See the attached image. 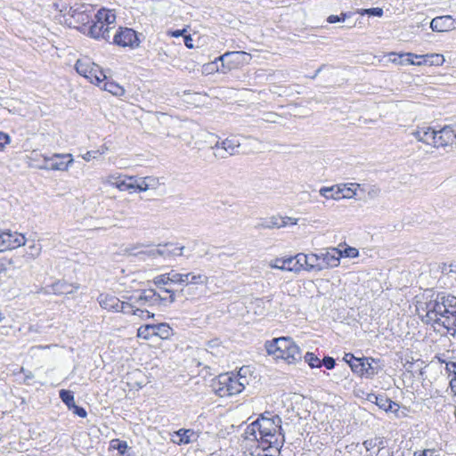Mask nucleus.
Returning a JSON list of instances; mask_svg holds the SVG:
<instances>
[{"instance_id": "nucleus-62", "label": "nucleus", "mask_w": 456, "mask_h": 456, "mask_svg": "<svg viewBox=\"0 0 456 456\" xmlns=\"http://www.w3.org/2000/svg\"><path fill=\"white\" fill-rule=\"evenodd\" d=\"M182 276H183V280H184V284L183 285L190 284L191 273H182Z\"/></svg>"}, {"instance_id": "nucleus-25", "label": "nucleus", "mask_w": 456, "mask_h": 456, "mask_svg": "<svg viewBox=\"0 0 456 456\" xmlns=\"http://www.w3.org/2000/svg\"><path fill=\"white\" fill-rule=\"evenodd\" d=\"M307 263L305 270L320 272L325 269V265H322V254H308L306 255Z\"/></svg>"}, {"instance_id": "nucleus-50", "label": "nucleus", "mask_w": 456, "mask_h": 456, "mask_svg": "<svg viewBox=\"0 0 456 456\" xmlns=\"http://www.w3.org/2000/svg\"><path fill=\"white\" fill-rule=\"evenodd\" d=\"M138 254H145L149 257L155 259L158 256H160V250H159V247L157 248H152L148 251H140V252H138Z\"/></svg>"}, {"instance_id": "nucleus-19", "label": "nucleus", "mask_w": 456, "mask_h": 456, "mask_svg": "<svg viewBox=\"0 0 456 456\" xmlns=\"http://www.w3.org/2000/svg\"><path fill=\"white\" fill-rule=\"evenodd\" d=\"M412 134L418 141L428 145H433L436 139V130L429 126L418 127Z\"/></svg>"}, {"instance_id": "nucleus-38", "label": "nucleus", "mask_w": 456, "mask_h": 456, "mask_svg": "<svg viewBox=\"0 0 456 456\" xmlns=\"http://www.w3.org/2000/svg\"><path fill=\"white\" fill-rule=\"evenodd\" d=\"M357 13L361 15L381 17L383 15V9L379 7H374L370 9H359L357 11Z\"/></svg>"}, {"instance_id": "nucleus-6", "label": "nucleus", "mask_w": 456, "mask_h": 456, "mask_svg": "<svg viewBox=\"0 0 456 456\" xmlns=\"http://www.w3.org/2000/svg\"><path fill=\"white\" fill-rule=\"evenodd\" d=\"M252 57L250 53L243 51L226 52L217 57L216 61H221V72L225 74L232 69H238L248 64Z\"/></svg>"}, {"instance_id": "nucleus-58", "label": "nucleus", "mask_w": 456, "mask_h": 456, "mask_svg": "<svg viewBox=\"0 0 456 456\" xmlns=\"http://www.w3.org/2000/svg\"><path fill=\"white\" fill-rule=\"evenodd\" d=\"M183 41H184V45H186L187 48L192 49L194 47L193 43H192L193 39L191 35H187V34L184 35Z\"/></svg>"}, {"instance_id": "nucleus-60", "label": "nucleus", "mask_w": 456, "mask_h": 456, "mask_svg": "<svg viewBox=\"0 0 456 456\" xmlns=\"http://www.w3.org/2000/svg\"><path fill=\"white\" fill-rule=\"evenodd\" d=\"M281 265H282V259H275L273 262L270 263V266L272 268L281 270Z\"/></svg>"}, {"instance_id": "nucleus-64", "label": "nucleus", "mask_w": 456, "mask_h": 456, "mask_svg": "<svg viewBox=\"0 0 456 456\" xmlns=\"http://www.w3.org/2000/svg\"><path fill=\"white\" fill-rule=\"evenodd\" d=\"M452 364H456V362H450L446 363V370L450 373H453V367L452 366Z\"/></svg>"}, {"instance_id": "nucleus-52", "label": "nucleus", "mask_w": 456, "mask_h": 456, "mask_svg": "<svg viewBox=\"0 0 456 456\" xmlns=\"http://www.w3.org/2000/svg\"><path fill=\"white\" fill-rule=\"evenodd\" d=\"M322 364L328 369L331 370L334 368L336 362L335 360L332 357L326 356L322 360Z\"/></svg>"}, {"instance_id": "nucleus-30", "label": "nucleus", "mask_w": 456, "mask_h": 456, "mask_svg": "<svg viewBox=\"0 0 456 456\" xmlns=\"http://www.w3.org/2000/svg\"><path fill=\"white\" fill-rule=\"evenodd\" d=\"M419 58L423 59V64L441 66L444 62V57L438 53L419 55Z\"/></svg>"}, {"instance_id": "nucleus-18", "label": "nucleus", "mask_w": 456, "mask_h": 456, "mask_svg": "<svg viewBox=\"0 0 456 456\" xmlns=\"http://www.w3.org/2000/svg\"><path fill=\"white\" fill-rule=\"evenodd\" d=\"M94 19L103 23L110 32L115 28L116 14L113 10L101 9L94 14Z\"/></svg>"}, {"instance_id": "nucleus-34", "label": "nucleus", "mask_w": 456, "mask_h": 456, "mask_svg": "<svg viewBox=\"0 0 456 456\" xmlns=\"http://www.w3.org/2000/svg\"><path fill=\"white\" fill-rule=\"evenodd\" d=\"M171 246V244H165V245H159V250H160V256L164 258H167L173 256H182L183 251L184 249V247H179L177 249L179 250V253H175V251H172L168 248V247Z\"/></svg>"}, {"instance_id": "nucleus-21", "label": "nucleus", "mask_w": 456, "mask_h": 456, "mask_svg": "<svg viewBox=\"0 0 456 456\" xmlns=\"http://www.w3.org/2000/svg\"><path fill=\"white\" fill-rule=\"evenodd\" d=\"M341 253L337 248H330L326 254H322V265H325V268L336 267L339 265Z\"/></svg>"}, {"instance_id": "nucleus-20", "label": "nucleus", "mask_w": 456, "mask_h": 456, "mask_svg": "<svg viewBox=\"0 0 456 456\" xmlns=\"http://www.w3.org/2000/svg\"><path fill=\"white\" fill-rule=\"evenodd\" d=\"M390 55L395 56L394 59H390L392 62L399 64V65H418L420 66L423 64L421 61H415L414 58H419V55L414 54L411 53L396 54L395 53H391Z\"/></svg>"}, {"instance_id": "nucleus-15", "label": "nucleus", "mask_w": 456, "mask_h": 456, "mask_svg": "<svg viewBox=\"0 0 456 456\" xmlns=\"http://www.w3.org/2000/svg\"><path fill=\"white\" fill-rule=\"evenodd\" d=\"M433 31L445 32L455 28V22L452 16L444 15L434 18L430 22Z\"/></svg>"}, {"instance_id": "nucleus-41", "label": "nucleus", "mask_w": 456, "mask_h": 456, "mask_svg": "<svg viewBox=\"0 0 456 456\" xmlns=\"http://www.w3.org/2000/svg\"><path fill=\"white\" fill-rule=\"evenodd\" d=\"M208 278L202 273H191L190 284H206Z\"/></svg>"}, {"instance_id": "nucleus-1", "label": "nucleus", "mask_w": 456, "mask_h": 456, "mask_svg": "<svg viewBox=\"0 0 456 456\" xmlns=\"http://www.w3.org/2000/svg\"><path fill=\"white\" fill-rule=\"evenodd\" d=\"M425 309L424 322L442 324L448 330L453 329L456 331V297L437 295L435 299L426 303Z\"/></svg>"}, {"instance_id": "nucleus-45", "label": "nucleus", "mask_w": 456, "mask_h": 456, "mask_svg": "<svg viewBox=\"0 0 456 456\" xmlns=\"http://www.w3.org/2000/svg\"><path fill=\"white\" fill-rule=\"evenodd\" d=\"M111 446L117 449L120 454H124L127 449V444L125 441H119L118 439L111 441Z\"/></svg>"}, {"instance_id": "nucleus-23", "label": "nucleus", "mask_w": 456, "mask_h": 456, "mask_svg": "<svg viewBox=\"0 0 456 456\" xmlns=\"http://www.w3.org/2000/svg\"><path fill=\"white\" fill-rule=\"evenodd\" d=\"M338 191L339 192L340 199H352L356 195V191L360 187L359 183H339L337 184Z\"/></svg>"}, {"instance_id": "nucleus-56", "label": "nucleus", "mask_w": 456, "mask_h": 456, "mask_svg": "<svg viewBox=\"0 0 456 456\" xmlns=\"http://www.w3.org/2000/svg\"><path fill=\"white\" fill-rule=\"evenodd\" d=\"M74 407V413H76L77 416L81 417V418H86L87 413H86V411L83 408V407H80V406H77V405H72Z\"/></svg>"}, {"instance_id": "nucleus-36", "label": "nucleus", "mask_w": 456, "mask_h": 456, "mask_svg": "<svg viewBox=\"0 0 456 456\" xmlns=\"http://www.w3.org/2000/svg\"><path fill=\"white\" fill-rule=\"evenodd\" d=\"M136 308L135 304L127 300L122 301L119 305V312H122L126 314H133L134 315V309Z\"/></svg>"}, {"instance_id": "nucleus-3", "label": "nucleus", "mask_w": 456, "mask_h": 456, "mask_svg": "<svg viewBox=\"0 0 456 456\" xmlns=\"http://www.w3.org/2000/svg\"><path fill=\"white\" fill-rule=\"evenodd\" d=\"M241 368L238 374L223 373L212 380L211 387L214 392L220 397L232 396L242 392L248 384L246 377L242 374Z\"/></svg>"}, {"instance_id": "nucleus-5", "label": "nucleus", "mask_w": 456, "mask_h": 456, "mask_svg": "<svg viewBox=\"0 0 456 456\" xmlns=\"http://www.w3.org/2000/svg\"><path fill=\"white\" fill-rule=\"evenodd\" d=\"M163 290L169 294L168 297H163L154 289H149L136 291L126 298L134 303L136 307L142 308H151L154 306L166 305L167 301H168L170 304L174 303L175 301V292L168 289H164Z\"/></svg>"}, {"instance_id": "nucleus-31", "label": "nucleus", "mask_w": 456, "mask_h": 456, "mask_svg": "<svg viewBox=\"0 0 456 456\" xmlns=\"http://www.w3.org/2000/svg\"><path fill=\"white\" fill-rule=\"evenodd\" d=\"M137 337L149 340L154 337L153 324L141 326L137 330Z\"/></svg>"}, {"instance_id": "nucleus-7", "label": "nucleus", "mask_w": 456, "mask_h": 456, "mask_svg": "<svg viewBox=\"0 0 456 456\" xmlns=\"http://www.w3.org/2000/svg\"><path fill=\"white\" fill-rule=\"evenodd\" d=\"M77 72L87 78L91 83L101 86L107 79L101 67L88 59H78L75 64Z\"/></svg>"}, {"instance_id": "nucleus-13", "label": "nucleus", "mask_w": 456, "mask_h": 456, "mask_svg": "<svg viewBox=\"0 0 456 456\" xmlns=\"http://www.w3.org/2000/svg\"><path fill=\"white\" fill-rule=\"evenodd\" d=\"M456 144V134L449 126H444L439 131H436V139L433 141V146L436 148L452 146Z\"/></svg>"}, {"instance_id": "nucleus-47", "label": "nucleus", "mask_w": 456, "mask_h": 456, "mask_svg": "<svg viewBox=\"0 0 456 456\" xmlns=\"http://www.w3.org/2000/svg\"><path fill=\"white\" fill-rule=\"evenodd\" d=\"M341 257H351L354 258L358 256V250L355 248L348 247L344 250L339 249Z\"/></svg>"}, {"instance_id": "nucleus-32", "label": "nucleus", "mask_w": 456, "mask_h": 456, "mask_svg": "<svg viewBox=\"0 0 456 456\" xmlns=\"http://www.w3.org/2000/svg\"><path fill=\"white\" fill-rule=\"evenodd\" d=\"M319 192L322 197H324L326 199H333V200L340 199V195H339V192L338 191L337 185H333L330 187H322Z\"/></svg>"}, {"instance_id": "nucleus-51", "label": "nucleus", "mask_w": 456, "mask_h": 456, "mask_svg": "<svg viewBox=\"0 0 456 456\" xmlns=\"http://www.w3.org/2000/svg\"><path fill=\"white\" fill-rule=\"evenodd\" d=\"M363 446L367 451H370L378 445V439H368L362 443Z\"/></svg>"}, {"instance_id": "nucleus-9", "label": "nucleus", "mask_w": 456, "mask_h": 456, "mask_svg": "<svg viewBox=\"0 0 456 456\" xmlns=\"http://www.w3.org/2000/svg\"><path fill=\"white\" fill-rule=\"evenodd\" d=\"M113 43L122 47L134 48L139 45L136 32L129 28H119L113 36Z\"/></svg>"}, {"instance_id": "nucleus-48", "label": "nucleus", "mask_w": 456, "mask_h": 456, "mask_svg": "<svg viewBox=\"0 0 456 456\" xmlns=\"http://www.w3.org/2000/svg\"><path fill=\"white\" fill-rule=\"evenodd\" d=\"M153 282L157 286L167 285L170 283L168 273L159 275L154 278Z\"/></svg>"}, {"instance_id": "nucleus-55", "label": "nucleus", "mask_w": 456, "mask_h": 456, "mask_svg": "<svg viewBox=\"0 0 456 456\" xmlns=\"http://www.w3.org/2000/svg\"><path fill=\"white\" fill-rule=\"evenodd\" d=\"M267 227H276V228H281V227H283V224H281V221H280V217H272L270 222H269V224H267Z\"/></svg>"}, {"instance_id": "nucleus-63", "label": "nucleus", "mask_w": 456, "mask_h": 456, "mask_svg": "<svg viewBox=\"0 0 456 456\" xmlns=\"http://www.w3.org/2000/svg\"><path fill=\"white\" fill-rule=\"evenodd\" d=\"M108 147L106 145H102L98 150V155H102L108 151Z\"/></svg>"}, {"instance_id": "nucleus-22", "label": "nucleus", "mask_w": 456, "mask_h": 456, "mask_svg": "<svg viewBox=\"0 0 456 456\" xmlns=\"http://www.w3.org/2000/svg\"><path fill=\"white\" fill-rule=\"evenodd\" d=\"M126 180H119V176L115 175H110L108 177V183H110L111 185L118 188L119 191H129V190H134L135 189V183H134L132 181L134 180L133 176L127 177Z\"/></svg>"}, {"instance_id": "nucleus-43", "label": "nucleus", "mask_w": 456, "mask_h": 456, "mask_svg": "<svg viewBox=\"0 0 456 456\" xmlns=\"http://www.w3.org/2000/svg\"><path fill=\"white\" fill-rule=\"evenodd\" d=\"M168 277L171 284H184V280L180 273L172 270L168 273Z\"/></svg>"}, {"instance_id": "nucleus-24", "label": "nucleus", "mask_w": 456, "mask_h": 456, "mask_svg": "<svg viewBox=\"0 0 456 456\" xmlns=\"http://www.w3.org/2000/svg\"><path fill=\"white\" fill-rule=\"evenodd\" d=\"M78 285L69 284L64 281H58L52 285V289L57 295H68L78 289Z\"/></svg>"}, {"instance_id": "nucleus-12", "label": "nucleus", "mask_w": 456, "mask_h": 456, "mask_svg": "<svg viewBox=\"0 0 456 456\" xmlns=\"http://www.w3.org/2000/svg\"><path fill=\"white\" fill-rule=\"evenodd\" d=\"M25 243L26 238L23 234L12 232L11 231L0 232V246L3 247L0 250L15 248L24 246Z\"/></svg>"}, {"instance_id": "nucleus-40", "label": "nucleus", "mask_w": 456, "mask_h": 456, "mask_svg": "<svg viewBox=\"0 0 456 456\" xmlns=\"http://www.w3.org/2000/svg\"><path fill=\"white\" fill-rule=\"evenodd\" d=\"M294 261L296 263V267H298V272L306 267L307 258L306 254L299 253L296 255L294 257Z\"/></svg>"}, {"instance_id": "nucleus-26", "label": "nucleus", "mask_w": 456, "mask_h": 456, "mask_svg": "<svg viewBox=\"0 0 456 456\" xmlns=\"http://www.w3.org/2000/svg\"><path fill=\"white\" fill-rule=\"evenodd\" d=\"M178 440H174L177 444H188L197 439L195 432L191 429L181 428L175 432Z\"/></svg>"}, {"instance_id": "nucleus-42", "label": "nucleus", "mask_w": 456, "mask_h": 456, "mask_svg": "<svg viewBox=\"0 0 456 456\" xmlns=\"http://www.w3.org/2000/svg\"><path fill=\"white\" fill-rule=\"evenodd\" d=\"M134 315L144 320V319L152 318L154 316V314L150 312V310L148 308L136 307L134 309Z\"/></svg>"}, {"instance_id": "nucleus-59", "label": "nucleus", "mask_w": 456, "mask_h": 456, "mask_svg": "<svg viewBox=\"0 0 456 456\" xmlns=\"http://www.w3.org/2000/svg\"><path fill=\"white\" fill-rule=\"evenodd\" d=\"M0 141H4L3 143H4V145H5V144H9L11 142V138L7 134H5L4 132H0Z\"/></svg>"}, {"instance_id": "nucleus-28", "label": "nucleus", "mask_w": 456, "mask_h": 456, "mask_svg": "<svg viewBox=\"0 0 456 456\" xmlns=\"http://www.w3.org/2000/svg\"><path fill=\"white\" fill-rule=\"evenodd\" d=\"M99 86L115 96H122L125 94V89L114 81H106L105 79Z\"/></svg>"}, {"instance_id": "nucleus-44", "label": "nucleus", "mask_w": 456, "mask_h": 456, "mask_svg": "<svg viewBox=\"0 0 456 456\" xmlns=\"http://www.w3.org/2000/svg\"><path fill=\"white\" fill-rule=\"evenodd\" d=\"M157 184L154 183H147V180L144 178H142L140 183L135 184V189L139 191H146L150 189H156Z\"/></svg>"}, {"instance_id": "nucleus-46", "label": "nucleus", "mask_w": 456, "mask_h": 456, "mask_svg": "<svg viewBox=\"0 0 456 456\" xmlns=\"http://www.w3.org/2000/svg\"><path fill=\"white\" fill-rule=\"evenodd\" d=\"M378 373L376 368L372 367L371 364L365 359V364L363 368V375L367 378H371Z\"/></svg>"}, {"instance_id": "nucleus-33", "label": "nucleus", "mask_w": 456, "mask_h": 456, "mask_svg": "<svg viewBox=\"0 0 456 456\" xmlns=\"http://www.w3.org/2000/svg\"><path fill=\"white\" fill-rule=\"evenodd\" d=\"M257 428L258 425H256V420L248 425L244 432L245 439L256 440L259 443V438L257 437Z\"/></svg>"}, {"instance_id": "nucleus-11", "label": "nucleus", "mask_w": 456, "mask_h": 456, "mask_svg": "<svg viewBox=\"0 0 456 456\" xmlns=\"http://www.w3.org/2000/svg\"><path fill=\"white\" fill-rule=\"evenodd\" d=\"M44 160L50 165L43 168L60 171L67 170L73 163L71 154H53L52 157H44Z\"/></svg>"}, {"instance_id": "nucleus-53", "label": "nucleus", "mask_w": 456, "mask_h": 456, "mask_svg": "<svg viewBox=\"0 0 456 456\" xmlns=\"http://www.w3.org/2000/svg\"><path fill=\"white\" fill-rule=\"evenodd\" d=\"M98 152L96 151H88L84 155H82L83 159L86 161H90L93 159H96L98 157Z\"/></svg>"}, {"instance_id": "nucleus-17", "label": "nucleus", "mask_w": 456, "mask_h": 456, "mask_svg": "<svg viewBox=\"0 0 456 456\" xmlns=\"http://www.w3.org/2000/svg\"><path fill=\"white\" fill-rule=\"evenodd\" d=\"M97 300L102 308L108 311L119 312V305L122 301L117 297L110 294H100Z\"/></svg>"}, {"instance_id": "nucleus-39", "label": "nucleus", "mask_w": 456, "mask_h": 456, "mask_svg": "<svg viewBox=\"0 0 456 456\" xmlns=\"http://www.w3.org/2000/svg\"><path fill=\"white\" fill-rule=\"evenodd\" d=\"M60 398L62 400L64 403H66L69 407L75 404L74 395L70 391L61 389L60 391Z\"/></svg>"}, {"instance_id": "nucleus-49", "label": "nucleus", "mask_w": 456, "mask_h": 456, "mask_svg": "<svg viewBox=\"0 0 456 456\" xmlns=\"http://www.w3.org/2000/svg\"><path fill=\"white\" fill-rule=\"evenodd\" d=\"M347 13H345V12H342L340 16L338 15H330L328 18H327V21L329 23H336V22H339V21H344L346 20V18L347 17Z\"/></svg>"}, {"instance_id": "nucleus-4", "label": "nucleus", "mask_w": 456, "mask_h": 456, "mask_svg": "<svg viewBox=\"0 0 456 456\" xmlns=\"http://www.w3.org/2000/svg\"><path fill=\"white\" fill-rule=\"evenodd\" d=\"M265 347L269 354L276 359H282L289 364L296 363L302 359L299 346L290 338L281 337L266 342Z\"/></svg>"}, {"instance_id": "nucleus-10", "label": "nucleus", "mask_w": 456, "mask_h": 456, "mask_svg": "<svg viewBox=\"0 0 456 456\" xmlns=\"http://www.w3.org/2000/svg\"><path fill=\"white\" fill-rule=\"evenodd\" d=\"M240 141L236 136H232L222 141V142H216L213 149L216 151V156L220 158H225L227 155H234L240 152Z\"/></svg>"}, {"instance_id": "nucleus-35", "label": "nucleus", "mask_w": 456, "mask_h": 456, "mask_svg": "<svg viewBox=\"0 0 456 456\" xmlns=\"http://www.w3.org/2000/svg\"><path fill=\"white\" fill-rule=\"evenodd\" d=\"M304 359L305 362H307L311 368L322 366L320 359L314 353L307 352L304 356Z\"/></svg>"}, {"instance_id": "nucleus-29", "label": "nucleus", "mask_w": 456, "mask_h": 456, "mask_svg": "<svg viewBox=\"0 0 456 456\" xmlns=\"http://www.w3.org/2000/svg\"><path fill=\"white\" fill-rule=\"evenodd\" d=\"M346 356H350L349 365L354 373L363 375V368L365 364V359L356 358L351 354H346Z\"/></svg>"}, {"instance_id": "nucleus-61", "label": "nucleus", "mask_w": 456, "mask_h": 456, "mask_svg": "<svg viewBox=\"0 0 456 456\" xmlns=\"http://www.w3.org/2000/svg\"><path fill=\"white\" fill-rule=\"evenodd\" d=\"M145 180H147V183H154L157 184V187L159 185V179L152 176H146L144 177Z\"/></svg>"}, {"instance_id": "nucleus-54", "label": "nucleus", "mask_w": 456, "mask_h": 456, "mask_svg": "<svg viewBox=\"0 0 456 456\" xmlns=\"http://www.w3.org/2000/svg\"><path fill=\"white\" fill-rule=\"evenodd\" d=\"M280 221H281V224H283V227L288 225L289 224L294 225V224H297V219L292 218V217H289V216L280 217Z\"/></svg>"}, {"instance_id": "nucleus-8", "label": "nucleus", "mask_w": 456, "mask_h": 456, "mask_svg": "<svg viewBox=\"0 0 456 456\" xmlns=\"http://www.w3.org/2000/svg\"><path fill=\"white\" fill-rule=\"evenodd\" d=\"M69 14L70 16L69 24H74V27H77L84 34L86 33L90 22L94 18L93 8L84 4L70 7Z\"/></svg>"}, {"instance_id": "nucleus-14", "label": "nucleus", "mask_w": 456, "mask_h": 456, "mask_svg": "<svg viewBox=\"0 0 456 456\" xmlns=\"http://www.w3.org/2000/svg\"><path fill=\"white\" fill-rule=\"evenodd\" d=\"M92 24L88 26L86 33L88 36L94 39H103L109 42L111 38V33L110 29L106 28L103 23H100L98 20H92Z\"/></svg>"}, {"instance_id": "nucleus-2", "label": "nucleus", "mask_w": 456, "mask_h": 456, "mask_svg": "<svg viewBox=\"0 0 456 456\" xmlns=\"http://www.w3.org/2000/svg\"><path fill=\"white\" fill-rule=\"evenodd\" d=\"M281 418L265 411L256 419L258 425L259 446L263 451L275 448L278 453L285 442V434L281 427Z\"/></svg>"}, {"instance_id": "nucleus-57", "label": "nucleus", "mask_w": 456, "mask_h": 456, "mask_svg": "<svg viewBox=\"0 0 456 456\" xmlns=\"http://www.w3.org/2000/svg\"><path fill=\"white\" fill-rule=\"evenodd\" d=\"M167 34L173 37H184V35H186V29L183 28V29L172 30V31H168Z\"/></svg>"}, {"instance_id": "nucleus-37", "label": "nucleus", "mask_w": 456, "mask_h": 456, "mask_svg": "<svg viewBox=\"0 0 456 456\" xmlns=\"http://www.w3.org/2000/svg\"><path fill=\"white\" fill-rule=\"evenodd\" d=\"M282 271H289L298 273V267H296V263L293 257L282 259V265H281Z\"/></svg>"}, {"instance_id": "nucleus-16", "label": "nucleus", "mask_w": 456, "mask_h": 456, "mask_svg": "<svg viewBox=\"0 0 456 456\" xmlns=\"http://www.w3.org/2000/svg\"><path fill=\"white\" fill-rule=\"evenodd\" d=\"M369 400L386 411H397L399 410V405L385 395H370Z\"/></svg>"}, {"instance_id": "nucleus-27", "label": "nucleus", "mask_w": 456, "mask_h": 456, "mask_svg": "<svg viewBox=\"0 0 456 456\" xmlns=\"http://www.w3.org/2000/svg\"><path fill=\"white\" fill-rule=\"evenodd\" d=\"M154 337H159L161 339H167L173 335V330L166 323L153 324Z\"/></svg>"}]
</instances>
